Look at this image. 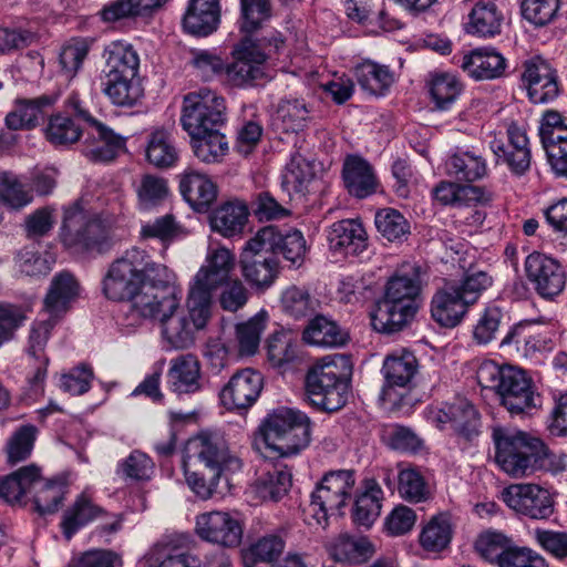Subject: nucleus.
<instances>
[{"label":"nucleus","instance_id":"f257e3e1","mask_svg":"<svg viewBox=\"0 0 567 567\" xmlns=\"http://www.w3.org/2000/svg\"><path fill=\"white\" fill-rule=\"evenodd\" d=\"M146 291L136 300L137 317L158 322L166 350L190 348L195 343L196 333L206 328L212 317V305L188 290L186 310H183L182 289L171 282Z\"/></svg>","mask_w":567,"mask_h":567},{"label":"nucleus","instance_id":"f03ea898","mask_svg":"<svg viewBox=\"0 0 567 567\" xmlns=\"http://www.w3.org/2000/svg\"><path fill=\"white\" fill-rule=\"evenodd\" d=\"M168 282L167 268L152 261L145 250L133 247L109 266L102 291L112 301L130 300L132 315L137 317V298L148 288L159 289Z\"/></svg>","mask_w":567,"mask_h":567},{"label":"nucleus","instance_id":"7ed1b4c3","mask_svg":"<svg viewBox=\"0 0 567 567\" xmlns=\"http://www.w3.org/2000/svg\"><path fill=\"white\" fill-rule=\"evenodd\" d=\"M285 45L280 32L269 31L261 38L243 37L233 48V62L226 71V85L247 89L271 79L268 62Z\"/></svg>","mask_w":567,"mask_h":567},{"label":"nucleus","instance_id":"20e7f679","mask_svg":"<svg viewBox=\"0 0 567 567\" xmlns=\"http://www.w3.org/2000/svg\"><path fill=\"white\" fill-rule=\"evenodd\" d=\"M420 292L421 279L416 268L395 271L388 279L384 296L371 316L373 329L382 333L402 330L416 313Z\"/></svg>","mask_w":567,"mask_h":567},{"label":"nucleus","instance_id":"39448f33","mask_svg":"<svg viewBox=\"0 0 567 567\" xmlns=\"http://www.w3.org/2000/svg\"><path fill=\"white\" fill-rule=\"evenodd\" d=\"M495 462L512 477L532 475L546 466L548 446L537 436L520 430L495 426L492 431Z\"/></svg>","mask_w":567,"mask_h":567},{"label":"nucleus","instance_id":"423d86ee","mask_svg":"<svg viewBox=\"0 0 567 567\" xmlns=\"http://www.w3.org/2000/svg\"><path fill=\"white\" fill-rule=\"evenodd\" d=\"M311 441V422L299 410L280 406L274 409L260 423L254 446L258 451H274L289 456L306 449Z\"/></svg>","mask_w":567,"mask_h":567},{"label":"nucleus","instance_id":"0eeeda50","mask_svg":"<svg viewBox=\"0 0 567 567\" xmlns=\"http://www.w3.org/2000/svg\"><path fill=\"white\" fill-rule=\"evenodd\" d=\"M477 380L482 386L495 390L501 404L512 416L530 415L542 406L540 394L534 390L530 379L517 368L485 361L477 370Z\"/></svg>","mask_w":567,"mask_h":567},{"label":"nucleus","instance_id":"6e6552de","mask_svg":"<svg viewBox=\"0 0 567 567\" xmlns=\"http://www.w3.org/2000/svg\"><path fill=\"white\" fill-rule=\"evenodd\" d=\"M348 359L341 354L327 355L316 362L306 375V394L315 408L336 412L348 401L349 384L343 373Z\"/></svg>","mask_w":567,"mask_h":567},{"label":"nucleus","instance_id":"1a4fd4ad","mask_svg":"<svg viewBox=\"0 0 567 567\" xmlns=\"http://www.w3.org/2000/svg\"><path fill=\"white\" fill-rule=\"evenodd\" d=\"M61 240L66 248L76 252H103L110 246V231L97 214L86 212L74 203L64 209Z\"/></svg>","mask_w":567,"mask_h":567},{"label":"nucleus","instance_id":"9d476101","mask_svg":"<svg viewBox=\"0 0 567 567\" xmlns=\"http://www.w3.org/2000/svg\"><path fill=\"white\" fill-rule=\"evenodd\" d=\"M183 463L204 465L208 472H237L241 460L229 450L228 443L219 432L203 431L190 437L185 446Z\"/></svg>","mask_w":567,"mask_h":567},{"label":"nucleus","instance_id":"9b49d317","mask_svg":"<svg viewBox=\"0 0 567 567\" xmlns=\"http://www.w3.org/2000/svg\"><path fill=\"white\" fill-rule=\"evenodd\" d=\"M225 99L206 87L183 97L181 124L188 135H198L220 127L225 121Z\"/></svg>","mask_w":567,"mask_h":567},{"label":"nucleus","instance_id":"f8f14e48","mask_svg":"<svg viewBox=\"0 0 567 567\" xmlns=\"http://www.w3.org/2000/svg\"><path fill=\"white\" fill-rule=\"evenodd\" d=\"M354 473L348 470L326 474L311 493L308 507L309 515L321 528L328 526L329 516L343 507L354 487Z\"/></svg>","mask_w":567,"mask_h":567},{"label":"nucleus","instance_id":"ddd939ff","mask_svg":"<svg viewBox=\"0 0 567 567\" xmlns=\"http://www.w3.org/2000/svg\"><path fill=\"white\" fill-rule=\"evenodd\" d=\"M425 420L441 431L451 430L458 439L472 442L480 433V415L467 400L458 399L441 406H427Z\"/></svg>","mask_w":567,"mask_h":567},{"label":"nucleus","instance_id":"4468645a","mask_svg":"<svg viewBox=\"0 0 567 567\" xmlns=\"http://www.w3.org/2000/svg\"><path fill=\"white\" fill-rule=\"evenodd\" d=\"M234 268L235 256L229 249L225 247L210 248L205 264L190 280L188 290L213 306L214 292L229 280Z\"/></svg>","mask_w":567,"mask_h":567},{"label":"nucleus","instance_id":"2eb2a0df","mask_svg":"<svg viewBox=\"0 0 567 567\" xmlns=\"http://www.w3.org/2000/svg\"><path fill=\"white\" fill-rule=\"evenodd\" d=\"M502 498L515 513L532 519H547L554 513L549 492L537 484H512L504 488Z\"/></svg>","mask_w":567,"mask_h":567},{"label":"nucleus","instance_id":"dca6fc26","mask_svg":"<svg viewBox=\"0 0 567 567\" xmlns=\"http://www.w3.org/2000/svg\"><path fill=\"white\" fill-rule=\"evenodd\" d=\"M241 274L246 281L258 290L268 289L277 278L279 264L255 235L245 245L240 255Z\"/></svg>","mask_w":567,"mask_h":567},{"label":"nucleus","instance_id":"f3484780","mask_svg":"<svg viewBox=\"0 0 567 567\" xmlns=\"http://www.w3.org/2000/svg\"><path fill=\"white\" fill-rule=\"evenodd\" d=\"M525 271L535 291L545 299L560 295L567 281L565 267L555 258L532 252L525 260Z\"/></svg>","mask_w":567,"mask_h":567},{"label":"nucleus","instance_id":"a211bd4d","mask_svg":"<svg viewBox=\"0 0 567 567\" xmlns=\"http://www.w3.org/2000/svg\"><path fill=\"white\" fill-rule=\"evenodd\" d=\"M195 533L204 542L231 548L241 542L243 525L229 512L210 511L196 516Z\"/></svg>","mask_w":567,"mask_h":567},{"label":"nucleus","instance_id":"6ab92c4d","mask_svg":"<svg viewBox=\"0 0 567 567\" xmlns=\"http://www.w3.org/2000/svg\"><path fill=\"white\" fill-rule=\"evenodd\" d=\"M522 83L529 100L535 104L551 102L559 94L557 72L540 56H534L523 63Z\"/></svg>","mask_w":567,"mask_h":567},{"label":"nucleus","instance_id":"aec40b11","mask_svg":"<svg viewBox=\"0 0 567 567\" xmlns=\"http://www.w3.org/2000/svg\"><path fill=\"white\" fill-rule=\"evenodd\" d=\"M264 388L262 375L250 368L237 371L220 391L223 405L229 411H241L252 406Z\"/></svg>","mask_w":567,"mask_h":567},{"label":"nucleus","instance_id":"412c9836","mask_svg":"<svg viewBox=\"0 0 567 567\" xmlns=\"http://www.w3.org/2000/svg\"><path fill=\"white\" fill-rule=\"evenodd\" d=\"M506 133L507 144L502 140L494 138L489 143V148L496 156V163H504L512 173L523 175L529 168L532 158L526 131L516 123H511Z\"/></svg>","mask_w":567,"mask_h":567},{"label":"nucleus","instance_id":"4be33fe9","mask_svg":"<svg viewBox=\"0 0 567 567\" xmlns=\"http://www.w3.org/2000/svg\"><path fill=\"white\" fill-rule=\"evenodd\" d=\"M256 235L272 256L282 255L286 261L297 268L303 264L307 244L300 230L291 229L284 234L275 226H266Z\"/></svg>","mask_w":567,"mask_h":567},{"label":"nucleus","instance_id":"5701e85b","mask_svg":"<svg viewBox=\"0 0 567 567\" xmlns=\"http://www.w3.org/2000/svg\"><path fill=\"white\" fill-rule=\"evenodd\" d=\"M331 251L343 256H359L368 248V234L361 221L342 219L333 223L327 234Z\"/></svg>","mask_w":567,"mask_h":567},{"label":"nucleus","instance_id":"b1692460","mask_svg":"<svg viewBox=\"0 0 567 567\" xmlns=\"http://www.w3.org/2000/svg\"><path fill=\"white\" fill-rule=\"evenodd\" d=\"M179 192L189 206L197 212L207 210L217 198V186L212 178L194 167L179 175Z\"/></svg>","mask_w":567,"mask_h":567},{"label":"nucleus","instance_id":"393cba45","mask_svg":"<svg viewBox=\"0 0 567 567\" xmlns=\"http://www.w3.org/2000/svg\"><path fill=\"white\" fill-rule=\"evenodd\" d=\"M381 372L384 378L383 399L391 400V391L393 389L410 388L417 372V360L412 352L398 350L385 357Z\"/></svg>","mask_w":567,"mask_h":567},{"label":"nucleus","instance_id":"a878e982","mask_svg":"<svg viewBox=\"0 0 567 567\" xmlns=\"http://www.w3.org/2000/svg\"><path fill=\"white\" fill-rule=\"evenodd\" d=\"M80 295L81 285L72 272L63 270L55 274L43 301L44 315L61 318Z\"/></svg>","mask_w":567,"mask_h":567},{"label":"nucleus","instance_id":"bb28decb","mask_svg":"<svg viewBox=\"0 0 567 567\" xmlns=\"http://www.w3.org/2000/svg\"><path fill=\"white\" fill-rule=\"evenodd\" d=\"M445 173L460 183H474L488 174L486 158L473 148H456L445 161Z\"/></svg>","mask_w":567,"mask_h":567},{"label":"nucleus","instance_id":"cd10ccee","mask_svg":"<svg viewBox=\"0 0 567 567\" xmlns=\"http://www.w3.org/2000/svg\"><path fill=\"white\" fill-rule=\"evenodd\" d=\"M468 309L449 281L436 290L431 300V317L444 328H454L460 324Z\"/></svg>","mask_w":567,"mask_h":567},{"label":"nucleus","instance_id":"c85d7f7f","mask_svg":"<svg viewBox=\"0 0 567 567\" xmlns=\"http://www.w3.org/2000/svg\"><path fill=\"white\" fill-rule=\"evenodd\" d=\"M219 22L218 0H189L182 24L188 34L207 37L217 30Z\"/></svg>","mask_w":567,"mask_h":567},{"label":"nucleus","instance_id":"c756f323","mask_svg":"<svg viewBox=\"0 0 567 567\" xmlns=\"http://www.w3.org/2000/svg\"><path fill=\"white\" fill-rule=\"evenodd\" d=\"M167 384L177 395L194 394L203 389L200 363L192 354H183L169 362Z\"/></svg>","mask_w":567,"mask_h":567},{"label":"nucleus","instance_id":"7c9ffc66","mask_svg":"<svg viewBox=\"0 0 567 567\" xmlns=\"http://www.w3.org/2000/svg\"><path fill=\"white\" fill-rule=\"evenodd\" d=\"M342 178L350 195L365 198L377 192L378 178L371 164L359 155H348L343 161Z\"/></svg>","mask_w":567,"mask_h":567},{"label":"nucleus","instance_id":"2f4dec72","mask_svg":"<svg viewBox=\"0 0 567 567\" xmlns=\"http://www.w3.org/2000/svg\"><path fill=\"white\" fill-rule=\"evenodd\" d=\"M59 320V317L48 316L45 319L35 320L31 326L27 353L34 360L35 371L31 379L34 385L42 383L47 377L49 359L44 353V349Z\"/></svg>","mask_w":567,"mask_h":567},{"label":"nucleus","instance_id":"473e14b6","mask_svg":"<svg viewBox=\"0 0 567 567\" xmlns=\"http://www.w3.org/2000/svg\"><path fill=\"white\" fill-rule=\"evenodd\" d=\"M461 68L475 80H494L506 69L505 58L492 48H481L464 54Z\"/></svg>","mask_w":567,"mask_h":567},{"label":"nucleus","instance_id":"72a5a7b5","mask_svg":"<svg viewBox=\"0 0 567 567\" xmlns=\"http://www.w3.org/2000/svg\"><path fill=\"white\" fill-rule=\"evenodd\" d=\"M292 475L282 463H267L260 476L251 486V492L261 501L277 502L291 487Z\"/></svg>","mask_w":567,"mask_h":567},{"label":"nucleus","instance_id":"f704fd0d","mask_svg":"<svg viewBox=\"0 0 567 567\" xmlns=\"http://www.w3.org/2000/svg\"><path fill=\"white\" fill-rule=\"evenodd\" d=\"M55 103V97L41 95L34 99H20L14 109L6 116V124L10 130H30L39 125L47 109Z\"/></svg>","mask_w":567,"mask_h":567},{"label":"nucleus","instance_id":"c9c22d12","mask_svg":"<svg viewBox=\"0 0 567 567\" xmlns=\"http://www.w3.org/2000/svg\"><path fill=\"white\" fill-rule=\"evenodd\" d=\"M104 66L100 75L137 78L140 56L136 50L122 41L112 42L103 52Z\"/></svg>","mask_w":567,"mask_h":567},{"label":"nucleus","instance_id":"e433bc0d","mask_svg":"<svg viewBox=\"0 0 567 567\" xmlns=\"http://www.w3.org/2000/svg\"><path fill=\"white\" fill-rule=\"evenodd\" d=\"M138 565L140 567H199L197 558L174 540L155 544Z\"/></svg>","mask_w":567,"mask_h":567},{"label":"nucleus","instance_id":"4c0bfd02","mask_svg":"<svg viewBox=\"0 0 567 567\" xmlns=\"http://www.w3.org/2000/svg\"><path fill=\"white\" fill-rule=\"evenodd\" d=\"M454 526L447 512L433 515L422 527L419 535L420 546L429 553L445 549L453 538Z\"/></svg>","mask_w":567,"mask_h":567},{"label":"nucleus","instance_id":"58836bf2","mask_svg":"<svg viewBox=\"0 0 567 567\" xmlns=\"http://www.w3.org/2000/svg\"><path fill=\"white\" fill-rule=\"evenodd\" d=\"M503 13L494 2H477L468 13L466 31L481 38H493L501 33Z\"/></svg>","mask_w":567,"mask_h":567},{"label":"nucleus","instance_id":"ea45409f","mask_svg":"<svg viewBox=\"0 0 567 567\" xmlns=\"http://www.w3.org/2000/svg\"><path fill=\"white\" fill-rule=\"evenodd\" d=\"M305 342L320 348H338L346 344L348 333L340 326L324 317H315L302 333Z\"/></svg>","mask_w":567,"mask_h":567},{"label":"nucleus","instance_id":"a19ab883","mask_svg":"<svg viewBox=\"0 0 567 567\" xmlns=\"http://www.w3.org/2000/svg\"><path fill=\"white\" fill-rule=\"evenodd\" d=\"M375 551L368 537L341 535L330 547L333 560L342 564L359 565L369 560Z\"/></svg>","mask_w":567,"mask_h":567},{"label":"nucleus","instance_id":"79ce46f5","mask_svg":"<svg viewBox=\"0 0 567 567\" xmlns=\"http://www.w3.org/2000/svg\"><path fill=\"white\" fill-rule=\"evenodd\" d=\"M102 514L103 509L94 504L86 493L80 494L72 506L63 514L60 523L63 535L66 539H71L81 528L99 518Z\"/></svg>","mask_w":567,"mask_h":567},{"label":"nucleus","instance_id":"37998d69","mask_svg":"<svg viewBox=\"0 0 567 567\" xmlns=\"http://www.w3.org/2000/svg\"><path fill=\"white\" fill-rule=\"evenodd\" d=\"M101 91L118 106H133L143 96L137 78L100 75Z\"/></svg>","mask_w":567,"mask_h":567},{"label":"nucleus","instance_id":"c03bdc74","mask_svg":"<svg viewBox=\"0 0 567 567\" xmlns=\"http://www.w3.org/2000/svg\"><path fill=\"white\" fill-rule=\"evenodd\" d=\"M355 79L360 87L371 95L386 94L394 83V73L388 65L367 60L354 69Z\"/></svg>","mask_w":567,"mask_h":567},{"label":"nucleus","instance_id":"a18cd8bd","mask_svg":"<svg viewBox=\"0 0 567 567\" xmlns=\"http://www.w3.org/2000/svg\"><path fill=\"white\" fill-rule=\"evenodd\" d=\"M248 208L241 202H227L216 208L210 216L212 229L224 237L240 234L248 219Z\"/></svg>","mask_w":567,"mask_h":567},{"label":"nucleus","instance_id":"49530a36","mask_svg":"<svg viewBox=\"0 0 567 567\" xmlns=\"http://www.w3.org/2000/svg\"><path fill=\"white\" fill-rule=\"evenodd\" d=\"M433 198L442 205L470 206L487 199L484 188L442 181L432 189Z\"/></svg>","mask_w":567,"mask_h":567},{"label":"nucleus","instance_id":"de8ad7c7","mask_svg":"<svg viewBox=\"0 0 567 567\" xmlns=\"http://www.w3.org/2000/svg\"><path fill=\"white\" fill-rule=\"evenodd\" d=\"M430 96L435 107L449 111L463 91L460 79L449 72H434L427 81Z\"/></svg>","mask_w":567,"mask_h":567},{"label":"nucleus","instance_id":"09e8293b","mask_svg":"<svg viewBox=\"0 0 567 567\" xmlns=\"http://www.w3.org/2000/svg\"><path fill=\"white\" fill-rule=\"evenodd\" d=\"M189 136L193 153L202 163H220L228 153V142L226 136L219 132V127L210 128L204 134Z\"/></svg>","mask_w":567,"mask_h":567},{"label":"nucleus","instance_id":"8fccbe9b","mask_svg":"<svg viewBox=\"0 0 567 567\" xmlns=\"http://www.w3.org/2000/svg\"><path fill=\"white\" fill-rule=\"evenodd\" d=\"M40 468L23 466L17 472L0 478V498L7 503L20 502L30 488L39 482Z\"/></svg>","mask_w":567,"mask_h":567},{"label":"nucleus","instance_id":"3c124183","mask_svg":"<svg viewBox=\"0 0 567 567\" xmlns=\"http://www.w3.org/2000/svg\"><path fill=\"white\" fill-rule=\"evenodd\" d=\"M93 136L97 140L93 146L85 148V155L93 162L113 161L124 146V140L101 122H94Z\"/></svg>","mask_w":567,"mask_h":567},{"label":"nucleus","instance_id":"603ef678","mask_svg":"<svg viewBox=\"0 0 567 567\" xmlns=\"http://www.w3.org/2000/svg\"><path fill=\"white\" fill-rule=\"evenodd\" d=\"M382 489L373 480L364 483V491L357 497L352 517L355 524L370 527L381 512Z\"/></svg>","mask_w":567,"mask_h":567},{"label":"nucleus","instance_id":"864d4df0","mask_svg":"<svg viewBox=\"0 0 567 567\" xmlns=\"http://www.w3.org/2000/svg\"><path fill=\"white\" fill-rule=\"evenodd\" d=\"M33 194L17 174L10 171H0V204L19 210L31 204Z\"/></svg>","mask_w":567,"mask_h":567},{"label":"nucleus","instance_id":"5fc2aeb1","mask_svg":"<svg viewBox=\"0 0 567 567\" xmlns=\"http://www.w3.org/2000/svg\"><path fill=\"white\" fill-rule=\"evenodd\" d=\"M179 154L169 133L164 130L154 131L146 146V159L158 168H169L176 165Z\"/></svg>","mask_w":567,"mask_h":567},{"label":"nucleus","instance_id":"6e6d98bb","mask_svg":"<svg viewBox=\"0 0 567 567\" xmlns=\"http://www.w3.org/2000/svg\"><path fill=\"white\" fill-rule=\"evenodd\" d=\"M44 134L51 144L68 146L80 140L82 128L74 117L68 113L58 112L49 117Z\"/></svg>","mask_w":567,"mask_h":567},{"label":"nucleus","instance_id":"4d7b16f0","mask_svg":"<svg viewBox=\"0 0 567 567\" xmlns=\"http://www.w3.org/2000/svg\"><path fill=\"white\" fill-rule=\"evenodd\" d=\"M513 544L514 540L503 532L487 529L477 536L474 547L483 559L498 566Z\"/></svg>","mask_w":567,"mask_h":567},{"label":"nucleus","instance_id":"13d9d810","mask_svg":"<svg viewBox=\"0 0 567 567\" xmlns=\"http://www.w3.org/2000/svg\"><path fill=\"white\" fill-rule=\"evenodd\" d=\"M315 177V173L310 163H308L300 154L291 155L282 174L281 186L291 195L307 190L308 185Z\"/></svg>","mask_w":567,"mask_h":567},{"label":"nucleus","instance_id":"bf43d9fd","mask_svg":"<svg viewBox=\"0 0 567 567\" xmlns=\"http://www.w3.org/2000/svg\"><path fill=\"white\" fill-rule=\"evenodd\" d=\"M309 110L302 100H284L276 113V124L285 132L298 133L307 127Z\"/></svg>","mask_w":567,"mask_h":567},{"label":"nucleus","instance_id":"052dcab7","mask_svg":"<svg viewBox=\"0 0 567 567\" xmlns=\"http://www.w3.org/2000/svg\"><path fill=\"white\" fill-rule=\"evenodd\" d=\"M400 496L409 503H423L431 498L432 492L424 476L416 468L401 470L398 476Z\"/></svg>","mask_w":567,"mask_h":567},{"label":"nucleus","instance_id":"680f3d73","mask_svg":"<svg viewBox=\"0 0 567 567\" xmlns=\"http://www.w3.org/2000/svg\"><path fill=\"white\" fill-rule=\"evenodd\" d=\"M374 223L381 236L389 241H403L410 235V223L394 208L377 212Z\"/></svg>","mask_w":567,"mask_h":567},{"label":"nucleus","instance_id":"e2e57ef3","mask_svg":"<svg viewBox=\"0 0 567 567\" xmlns=\"http://www.w3.org/2000/svg\"><path fill=\"white\" fill-rule=\"evenodd\" d=\"M13 262L21 276L38 278L52 270L54 260L49 255L42 256L34 248L23 247L14 255Z\"/></svg>","mask_w":567,"mask_h":567},{"label":"nucleus","instance_id":"0e129e2a","mask_svg":"<svg viewBox=\"0 0 567 567\" xmlns=\"http://www.w3.org/2000/svg\"><path fill=\"white\" fill-rule=\"evenodd\" d=\"M468 308L493 285V277L483 270L466 272L458 281H449Z\"/></svg>","mask_w":567,"mask_h":567},{"label":"nucleus","instance_id":"69168bd1","mask_svg":"<svg viewBox=\"0 0 567 567\" xmlns=\"http://www.w3.org/2000/svg\"><path fill=\"white\" fill-rule=\"evenodd\" d=\"M89 44L83 39H72L65 43L59 54V65L62 75L72 80L81 70L89 54Z\"/></svg>","mask_w":567,"mask_h":567},{"label":"nucleus","instance_id":"338daca9","mask_svg":"<svg viewBox=\"0 0 567 567\" xmlns=\"http://www.w3.org/2000/svg\"><path fill=\"white\" fill-rule=\"evenodd\" d=\"M168 190L165 178L151 174L142 176L136 188L138 208L150 210L159 205L167 197Z\"/></svg>","mask_w":567,"mask_h":567},{"label":"nucleus","instance_id":"774afa93","mask_svg":"<svg viewBox=\"0 0 567 567\" xmlns=\"http://www.w3.org/2000/svg\"><path fill=\"white\" fill-rule=\"evenodd\" d=\"M35 437V426L30 424L20 426L7 442V462L16 465L25 461L31 455Z\"/></svg>","mask_w":567,"mask_h":567}]
</instances>
